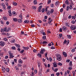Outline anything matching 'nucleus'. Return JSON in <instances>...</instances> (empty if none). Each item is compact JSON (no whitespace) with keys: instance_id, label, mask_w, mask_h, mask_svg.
<instances>
[{"instance_id":"obj_12","label":"nucleus","mask_w":76,"mask_h":76,"mask_svg":"<svg viewBox=\"0 0 76 76\" xmlns=\"http://www.w3.org/2000/svg\"><path fill=\"white\" fill-rule=\"evenodd\" d=\"M18 63H19L20 64H22V63H23V61H22L21 59H20L18 60Z\"/></svg>"},{"instance_id":"obj_9","label":"nucleus","mask_w":76,"mask_h":76,"mask_svg":"<svg viewBox=\"0 0 76 76\" xmlns=\"http://www.w3.org/2000/svg\"><path fill=\"white\" fill-rule=\"evenodd\" d=\"M23 49H24L25 50H29V47H25L24 46L23 47Z\"/></svg>"},{"instance_id":"obj_42","label":"nucleus","mask_w":76,"mask_h":76,"mask_svg":"<svg viewBox=\"0 0 76 76\" xmlns=\"http://www.w3.org/2000/svg\"><path fill=\"white\" fill-rule=\"evenodd\" d=\"M24 50H22L20 51V53L21 54H22L24 52Z\"/></svg>"},{"instance_id":"obj_5","label":"nucleus","mask_w":76,"mask_h":76,"mask_svg":"<svg viewBox=\"0 0 76 76\" xmlns=\"http://www.w3.org/2000/svg\"><path fill=\"white\" fill-rule=\"evenodd\" d=\"M5 45V43L3 41H1L0 42V46L1 47H3Z\"/></svg>"},{"instance_id":"obj_19","label":"nucleus","mask_w":76,"mask_h":76,"mask_svg":"<svg viewBox=\"0 0 76 76\" xmlns=\"http://www.w3.org/2000/svg\"><path fill=\"white\" fill-rule=\"evenodd\" d=\"M4 30L5 32H8V31L7 30V27H5L4 28Z\"/></svg>"},{"instance_id":"obj_17","label":"nucleus","mask_w":76,"mask_h":76,"mask_svg":"<svg viewBox=\"0 0 76 76\" xmlns=\"http://www.w3.org/2000/svg\"><path fill=\"white\" fill-rule=\"evenodd\" d=\"M14 22H17L18 21V19L15 18H13Z\"/></svg>"},{"instance_id":"obj_30","label":"nucleus","mask_w":76,"mask_h":76,"mask_svg":"<svg viewBox=\"0 0 76 76\" xmlns=\"http://www.w3.org/2000/svg\"><path fill=\"white\" fill-rule=\"evenodd\" d=\"M12 50H16V48L15 46H12L11 48Z\"/></svg>"},{"instance_id":"obj_45","label":"nucleus","mask_w":76,"mask_h":76,"mask_svg":"<svg viewBox=\"0 0 76 76\" xmlns=\"http://www.w3.org/2000/svg\"><path fill=\"white\" fill-rule=\"evenodd\" d=\"M24 32L23 31H21L20 32L21 35H24Z\"/></svg>"},{"instance_id":"obj_32","label":"nucleus","mask_w":76,"mask_h":76,"mask_svg":"<svg viewBox=\"0 0 76 76\" xmlns=\"http://www.w3.org/2000/svg\"><path fill=\"white\" fill-rule=\"evenodd\" d=\"M31 76H34V75H34V72H33V71H32V72H31Z\"/></svg>"},{"instance_id":"obj_21","label":"nucleus","mask_w":76,"mask_h":76,"mask_svg":"<svg viewBox=\"0 0 76 76\" xmlns=\"http://www.w3.org/2000/svg\"><path fill=\"white\" fill-rule=\"evenodd\" d=\"M67 38H68V39H70L71 38H72V37L70 35H67Z\"/></svg>"},{"instance_id":"obj_22","label":"nucleus","mask_w":76,"mask_h":76,"mask_svg":"<svg viewBox=\"0 0 76 76\" xmlns=\"http://www.w3.org/2000/svg\"><path fill=\"white\" fill-rule=\"evenodd\" d=\"M50 13L51 14L53 13H54V10L53 9H52L50 10Z\"/></svg>"},{"instance_id":"obj_51","label":"nucleus","mask_w":76,"mask_h":76,"mask_svg":"<svg viewBox=\"0 0 76 76\" xmlns=\"http://www.w3.org/2000/svg\"><path fill=\"white\" fill-rule=\"evenodd\" d=\"M42 13H44L45 12V9L43 8L42 10Z\"/></svg>"},{"instance_id":"obj_61","label":"nucleus","mask_w":76,"mask_h":76,"mask_svg":"<svg viewBox=\"0 0 76 76\" xmlns=\"http://www.w3.org/2000/svg\"><path fill=\"white\" fill-rule=\"evenodd\" d=\"M71 23L73 24H74V23H75V21L72 20V21Z\"/></svg>"},{"instance_id":"obj_39","label":"nucleus","mask_w":76,"mask_h":76,"mask_svg":"<svg viewBox=\"0 0 76 76\" xmlns=\"http://www.w3.org/2000/svg\"><path fill=\"white\" fill-rule=\"evenodd\" d=\"M50 3H51V0H48V4H50Z\"/></svg>"},{"instance_id":"obj_6","label":"nucleus","mask_w":76,"mask_h":76,"mask_svg":"<svg viewBox=\"0 0 76 76\" xmlns=\"http://www.w3.org/2000/svg\"><path fill=\"white\" fill-rule=\"evenodd\" d=\"M45 51V50H44V49H42L41 50V51H40V53L41 54H44V52Z\"/></svg>"},{"instance_id":"obj_49","label":"nucleus","mask_w":76,"mask_h":76,"mask_svg":"<svg viewBox=\"0 0 76 76\" xmlns=\"http://www.w3.org/2000/svg\"><path fill=\"white\" fill-rule=\"evenodd\" d=\"M42 38L43 39H46V36H43L42 37Z\"/></svg>"},{"instance_id":"obj_63","label":"nucleus","mask_w":76,"mask_h":76,"mask_svg":"<svg viewBox=\"0 0 76 76\" xmlns=\"http://www.w3.org/2000/svg\"><path fill=\"white\" fill-rule=\"evenodd\" d=\"M53 21V19H51L50 21L49 22V23H50L51 22Z\"/></svg>"},{"instance_id":"obj_4","label":"nucleus","mask_w":76,"mask_h":76,"mask_svg":"<svg viewBox=\"0 0 76 76\" xmlns=\"http://www.w3.org/2000/svg\"><path fill=\"white\" fill-rule=\"evenodd\" d=\"M70 28L72 30H75L76 29V26L74 25H72Z\"/></svg>"},{"instance_id":"obj_47","label":"nucleus","mask_w":76,"mask_h":76,"mask_svg":"<svg viewBox=\"0 0 76 76\" xmlns=\"http://www.w3.org/2000/svg\"><path fill=\"white\" fill-rule=\"evenodd\" d=\"M63 8H62L60 10V12H63Z\"/></svg>"},{"instance_id":"obj_3","label":"nucleus","mask_w":76,"mask_h":76,"mask_svg":"<svg viewBox=\"0 0 76 76\" xmlns=\"http://www.w3.org/2000/svg\"><path fill=\"white\" fill-rule=\"evenodd\" d=\"M74 5V3H73V1H71L70 3V7H69V9H73V6Z\"/></svg>"},{"instance_id":"obj_13","label":"nucleus","mask_w":76,"mask_h":76,"mask_svg":"<svg viewBox=\"0 0 76 76\" xmlns=\"http://www.w3.org/2000/svg\"><path fill=\"white\" fill-rule=\"evenodd\" d=\"M53 67H57V65L56 62H55V63H53Z\"/></svg>"},{"instance_id":"obj_15","label":"nucleus","mask_w":76,"mask_h":76,"mask_svg":"<svg viewBox=\"0 0 76 76\" xmlns=\"http://www.w3.org/2000/svg\"><path fill=\"white\" fill-rule=\"evenodd\" d=\"M50 10H48L47 12H46L47 14V15H50Z\"/></svg>"},{"instance_id":"obj_36","label":"nucleus","mask_w":76,"mask_h":76,"mask_svg":"<svg viewBox=\"0 0 76 76\" xmlns=\"http://www.w3.org/2000/svg\"><path fill=\"white\" fill-rule=\"evenodd\" d=\"M4 40L5 41H7V39L6 37H5L4 39Z\"/></svg>"},{"instance_id":"obj_53","label":"nucleus","mask_w":76,"mask_h":76,"mask_svg":"<svg viewBox=\"0 0 76 76\" xmlns=\"http://www.w3.org/2000/svg\"><path fill=\"white\" fill-rule=\"evenodd\" d=\"M56 75L58 76H59V75H60V72H57L56 74Z\"/></svg>"},{"instance_id":"obj_28","label":"nucleus","mask_w":76,"mask_h":76,"mask_svg":"<svg viewBox=\"0 0 76 76\" xmlns=\"http://www.w3.org/2000/svg\"><path fill=\"white\" fill-rule=\"evenodd\" d=\"M16 46L17 48H20V46L19 44H17L16 45Z\"/></svg>"},{"instance_id":"obj_48","label":"nucleus","mask_w":76,"mask_h":76,"mask_svg":"<svg viewBox=\"0 0 76 76\" xmlns=\"http://www.w3.org/2000/svg\"><path fill=\"white\" fill-rule=\"evenodd\" d=\"M66 42H67V40H66L65 39V40H64V42L63 44H66Z\"/></svg>"},{"instance_id":"obj_62","label":"nucleus","mask_w":76,"mask_h":76,"mask_svg":"<svg viewBox=\"0 0 76 76\" xmlns=\"http://www.w3.org/2000/svg\"><path fill=\"white\" fill-rule=\"evenodd\" d=\"M51 49H55V47L54 46H52L51 47Z\"/></svg>"},{"instance_id":"obj_31","label":"nucleus","mask_w":76,"mask_h":76,"mask_svg":"<svg viewBox=\"0 0 76 76\" xmlns=\"http://www.w3.org/2000/svg\"><path fill=\"white\" fill-rule=\"evenodd\" d=\"M32 9H34V10H36V6H33L32 7Z\"/></svg>"},{"instance_id":"obj_14","label":"nucleus","mask_w":76,"mask_h":76,"mask_svg":"<svg viewBox=\"0 0 76 76\" xmlns=\"http://www.w3.org/2000/svg\"><path fill=\"white\" fill-rule=\"evenodd\" d=\"M48 44V42L46 41H43L42 42V44Z\"/></svg>"},{"instance_id":"obj_38","label":"nucleus","mask_w":76,"mask_h":76,"mask_svg":"<svg viewBox=\"0 0 76 76\" xmlns=\"http://www.w3.org/2000/svg\"><path fill=\"white\" fill-rule=\"evenodd\" d=\"M29 22V20H25L24 21V23H28Z\"/></svg>"},{"instance_id":"obj_52","label":"nucleus","mask_w":76,"mask_h":76,"mask_svg":"<svg viewBox=\"0 0 76 76\" xmlns=\"http://www.w3.org/2000/svg\"><path fill=\"white\" fill-rule=\"evenodd\" d=\"M58 3H59V2L57 1L56 2L55 4L56 5H58Z\"/></svg>"},{"instance_id":"obj_57","label":"nucleus","mask_w":76,"mask_h":76,"mask_svg":"<svg viewBox=\"0 0 76 76\" xmlns=\"http://www.w3.org/2000/svg\"><path fill=\"white\" fill-rule=\"evenodd\" d=\"M49 61L50 62H51L52 61V58H51V57L49 58Z\"/></svg>"},{"instance_id":"obj_26","label":"nucleus","mask_w":76,"mask_h":76,"mask_svg":"<svg viewBox=\"0 0 76 76\" xmlns=\"http://www.w3.org/2000/svg\"><path fill=\"white\" fill-rule=\"evenodd\" d=\"M65 4H69V1H68V0H66L65 1Z\"/></svg>"},{"instance_id":"obj_55","label":"nucleus","mask_w":76,"mask_h":76,"mask_svg":"<svg viewBox=\"0 0 76 76\" xmlns=\"http://www.w3.org/2000/svg\"><path fill=\"white\" fill-rule=\"evenodd\" d=\"M19 18H21V19H23V18H22V15H19Z\"/></svg>"},{"instance_id":"obj_20","label":"nucleus","mask_w":76,"mask_h":76,"mask_svg":"<svg viewBox=\"0 0 76 76\" xmlns=\"http://www.w3.org/2000/svg\"><path fill=\"white\" fill-rule=\"evenodd\" d=\"M12 15L14 16H16V15H17V14L15 12L13 11L12 12Z\"/></svg>"},{"instance_id":"obj_11","label":"nucleus","mask_w":76,"mask_h":76,"mask_svg":"<svg viewBox=\"0 0 76 76\" xmlns=\"http://www.w3.org/2000/svg\"><path fill=\"white\" fill-rule=\"evenodd\" d=\"M66 26H68V27H70V24L68 23H66L65 24Z\"/></svg>"},{"instance_id":"obj_35","label":"nucleus","mask_w":76,"mask_h":76,"mask_svg":"<svg viewBox=\"0 0 76 76\" xmlns=\"http://www.w3.org/2000/svg\"><path fill=\"white\" fill-rule=\"evenodd\" d=\"M0 31L1 33L4 32V29H3L2 28L1 30Z\"/></svg>"},{"instance_id":"obj_37","label":"nucleus","mask_w":76,"mask_h":76,"mask_svg":"<svg viewBox=\"0 0 76 76\" xmlns=\"http://www.w3.org/2000/svg\"><path fill=\"white\" fill-rule=\"evenodd\" d=\"M49 7H46V8H45V10L46 12H47V11L48 10V8Z\"/></svg>"},{"instance_id":"obj_44","label":"nucleus","mask_w":76,"mask_h":76,"mask_svg":"<svg viewBox=\"0 0 76 76\" xmlns=\"http://www.w3.org/2000/svg\"><path fill=\"white\" fill-rule=\"evenodd\" d=\"M15 68L16 70H19V68L17 67V66H15Z\"/></svg>"},{"instance_id":"obj_64","label":"nucleus","mask_w":76,"mask_h":76,"mask_svg":"<svg viewBox=\"0 0 76 76\" xmlns=\"http://www.w3.org/2000/svg\"><path fill=\"white\" fill-rule=\"evenodd\" d=\"M50 6L51 7H54V4H52L50 5Z\"/></svg>"},{"instance_id":"obj_1","label":"nucleus","mask_w":76,"mask_h":76,"mask_svg":"<svg viewBox=\"0 0 76 76\" xmlns=\"http://www.w3.org/2000/svg\"><path fill=\"white\" fill-rule=\"evenodd\" d=\"M56 56L57 57V59L58 61H61L62 59L61 56L59 54H57L56 55Z\"/></svg>"},{"instance_id":"obj_24","label":"nucleus","mask_w":76,"mask_h":76,"mask_svg":"<svg viewBox=\"0 0 76 76\" xmlns=\"http://www.w3.org/2000/svg\"><path fill=\"white\" fill-rule=\"evenodd\" d=\"M34 4H37V1L36 0H34Z\"/></svg>"},{"instance_id":"obj_43","label":"nucleus","mask_w":76,"mask_h":76,"mask_svg":"<svg viewBox=\"0 0 76 76\" xmlns=\"http://www.w3.org/2000/svg\"><path fill=\"white\" fill-rule=\"evenodd\" d=\"M58 70V68H56L54 70V72H57Z\"/></svg>"},{"instance_id":"obj_8","label":"nucleus","mask_w":76,"mask_h":76,"mask_svg":"<svg viewBox=\"0 0 76 76\" xmlns=\"http://www.w3.org/2000/svg\"><path fill=\"white\" fill-rule=\"evenodd\" d=\"M62 29L64 31H67V30L68 28L67 27L65 26H63L62 27Z\"/></svg>"},{"instance_id":"obj_7","label":"nucleus","mask_w":76,"mask_h":76,"mask_svg":"<svg viewBox=\"0 0 76 76\" xmlns=\"http://www.w3.org/2000/svg\"><path fill=\"white\" fill-rule=\"evenodd\" d=\"M8 12L9 13V16H11L12 15V12H11V10H9Z\"/></svg>"},{"instance_id":"obj_33","label":"nucleus","mask_w":76,"mask_h":76,"mask_svg":"<svg viewBox=\"0 0 76 76\" xmlns=\"http://www.w3.org/2000/svg\"><path fill=\"white\" fill-rule=\"evenodd\" d=\"M41 66V63L39 62L38 63V66L39 69H40V66Z\"/></svg>"},{"instance_id":"obj_25","label":"nucleus","mask_w":76,"mask_h":76,"mask_svg":"<svg viewBox=\"0 0 76 76\" xmlns=\"http://www.w3.org/2000/svg\"><path fill=\"white\" fill-rule=\"evenodd\" d=\"M3 19L5 20H7V18L6 17L4 16L3 17Z\"/></svg>"},{"instance_id":"obj_58","label":"nucleus","mask_w":76,"mask_h":76,"mask_svg":"<svg viewBox=\"0 0 76 76\" xmlns=\"http://www.w3.org/2000/svg\"><path fill=\"white\" fill-rule=\"evenodd\" d=\"M23 74H25V72H22L21 73V75L22 76Z\"/></svg>"},{"instance_id":"obj_40","label":"nucleus","mask_w":76,"mask_h":76,"mask_svg":"<svg viewBox=\"0 0 76 76\" xmlns=\"http://www.w3.org/2000/svg\"><path fill=\"white\" fill-rule=\"evenodd\" d=\"M67 76V72H65L64 76Z\"/></svg>"},{"instance_id":"obj_16","label":"nucleus","mask_w":76,"mask_h":76,"mask_svg":"<svg viewBox=\"0 0 76 76\" xmlns=\"http://www.w3.org/2000/svg\"><path fill=\"white\" fill-rule=\"evenodd\" d=\"M2 72H5L6 70V69H5V68H4V67H2Z\"/></svg>"},{"instance_id":"obj_60","label":"nucleus","mask_w":76,"mask_h":76,"mask_svg":"<svg viewBox=\"0 0 76 76\" xmlns=\"http://www.w3.org/2000/svg\"><path fill=\"white\" fill-rule=\"evenodd\" d=\"M58 65L59 66H62V64L61 63H59L58 64Z\"/></svg>"},{"instance_id":"obj_10","label":"nucleus","mask_w":76,"mask_h":76,"mask_svg":"<svg viewBox=\"0 0 76 76\" xmlns=\"http://www.w3.org/2000/svg\"><path fill=\"white\" fill-rule=\"evenodd\" d=\"M63 56H64V57H67V53H66L64 52H63Z\"/></svg>"},{"instance_id":"obj_23","label":"nucleus","mask_w":76,"mask_h":76,"mask_svg":"<svg viewBox=\"0 0 76 76\" xmlns=\"http://www.w3.org/2000/svg\"><path fill=\"white\" fill-rule=\"evenodd\" d=\"M12 4L14 6H16V5L18 4H17V3H16L15 2H13Z\"/></svg>"},{"instance_id":"obj_41","label":"nucleus","mask_w":76,"mask_h":76,"mask_svg":"<svg viewBox=\"0 0 76 76\" xmlns=\"http://www.w3.org/2000/svg\"><path fill=\"white\" fill-rule=\"evenodd\" d=\"M3 8L4 10H6V6H4L3 7Z\"/></svg>"},{"instance_id":"obj_59","label":"nucleus","mask_w":76,"mask_h":76,"mask_svg":"<svg viewBox=\"0 0 76 76\" xmlns=\"http://www.w3.org/2000/svg\"><path fill=\"white\" fill-rule=\"evenodd\" d=\"M33 52H34V53H37V50H36V49H34L33 50Z\"/></svg>"},{"instance_id":"obj_2","label":"nucleus","mask_w":76,"mask_h":76,"mask_svg":"<svg viewBox=\"0 0 76 76\" xmlns=\"http://www.w3.org/2000/svg\"><path fill=\"white\" fill-rule=\"evenodd\" d=\"M9 53L10 56V58H13L14 57L13 54L11 53V51H9Z\"/></svg>"},{"instance_id":"obj_27","label":"nucleus","mask_w":76,"mask_h":76,"mask_svg":"<svg viewBox=\"0 0 76 76\" xmlns=\"http://www.w3.org/2000/svg\"><path fill=\"white\" fill-rule=\"evenodd\" d=\"M18 22H19V23H22V19H18Z\"/></svg>"},{"instance_id":"obj_50","label":"nucleus","mask_w":76,"mask_h":76,"mask_svg":"<svg viewBox=\"0 0 76 76\" xmlns=\"http://www.w3.org/2000/svg\"><path fill=\"white\" fill-rule=\"evenodd\" d=\"M69 8H70V7H69V6H68L66 7V10L67 11H69Z\"/></svg>"},{"instance_id":"obj_56","label":"nucleus","mask_w":76,"mask_h":76,"mask_svg":"<svg viewBox=\"0 0 76 76\" xmlns=\"http://www.w3.org/2000/svg\"><path fill=\"white\" fill-rule=\"evenodd\" d=\"M74 19V20L75 19H76V17L75 16H72V19Z\"/></svg>"},{"instance_id":"obj_46","label":"nucleus","mask_w":76,"mask_h":76,"mask_svg":"<svg viewBox=\"0 0 76 76\" xmlns=\"http://www.w3.org/2000/svg\"><path fill=\"white\" fill-rule=\"evenodd\" d=\"M11 9V6H9L7 7V9Z\"/></svg>"},{"instance_id":"obj_29","label":"nucleus","mask_w":76,"mask_h":76,"mask_svg":"<svg viewBox=\"0 0 76 76\" xmlns=\"http://www.w3.org/2000/svg\"><path fill=\"white\" fill-rule=\"evenodd\" d=\"M11 43H15V40L14 39L12 40L11 41Z\"/></svg>"},{"instance_id":"obj_34","label":"nucleus","mask_w":76,"mask_h":76,"mask_svg":"<svg viewBox=\"0 0 76 76\" xmlns=\"http://www.w3.org/2000/svg\"><path fill=\"white\" fill-rule=\"evenodd\" d=\"M9 70L10 69H9V68H6V71L7 72H9Z\"/></svg>"},{"instance_id":"obj_18","label":"nucleus","mask_w":76,"mask_h":76,"mask_svg":"<svg viewBox=\"0 0 76 76\" xmlns=\"http://www.w3.org/2000/svg\"><path fill=\"white\" fill-rule=\"evenodd\" d=\"M37 56L39 57H42V56L41 55V54H40V53H38L37 54Z\"/></svg>"},{"instance_id":"obj_54","label":"nucleus","mask_w":76,"mask_h":76,"mask_svg":"<svg viewBox=\"0 0 76 76\" xmlns=\"http://www.w3.org/2000/svg\"><path fill=\"white\" fill-rule=\"evenodd\" d=\"M70 59L67 60L66 61V63H69L70 62Z\"/></svg>"}]
</instances>
